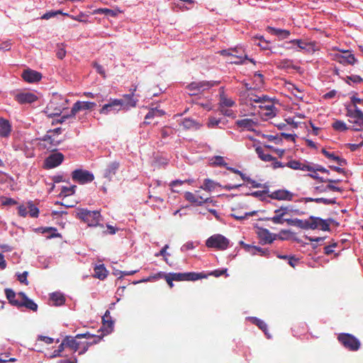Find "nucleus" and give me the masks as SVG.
<instances>
[{"mask_svg": "<svg viewBox=\"0 0 363 363\" xmlns=\"http://www.w3.org/2000/svg\"><path fill=\"white\" fill-rule=\"evenodd\" d=\"M76 217L89 226H97L101 221V213L99 211H89L86 208H78Z\"/></svg>", "mask_w": 363, "mask_h": 363, "instance_id": "nucleus-1", "label": "nucleus"}, {"mask_svg": "<svg viewBox=\"0 0 363 363\" xmlns=\"http://www.w3.org/2000/svg\"><path fill=\"white\" fill-rule=\"evenodd\" d=\"M220 82L216 81H200V82H192L186 86V89L189 90V94L191 96H196L199 94L209 89L210 88L218 85Z\"/></svg>", "mask_w": 363, "mask_h": 363, "instance_id": "nucleus-2", "label": "nucleus"}, {"mask_svg": "<svg viewBox=\"0 0 363 363\" xmlns=\"http://www.w3.org/2000/svg\"><path fill=\"white\" fill-rule=\"evenodd\" d=\"M229 240L220 234H216L206 240V245L209 248L225 250L229 246Z\"/></svg>", "mask_w": 363, "mask_h": 363, "instance_id": "nucleus-3", "label": "nucleus"}, {"mask_svg": "<svg viewBox=\"0 0 363 363\" xmlns=\"http://www.w3.org/2000/svg\"><path fill=\"white\" fill-rule=\"evenodd\" d=\"M337 340L346 349L350 351H357L360 347L359 340L351 334L340 333Z\"/></svg>", "mask_w": 363, "mask_h": 363, "instance_id": "nucleus-4", "label": "nucleus"}, {"mask_svg": "<svg viewBox=\"0 0 363 363\" xmlns=\"http://www.w3.org/2000/svg\"><path fill=\"white\" fill-rule=\"evenodd\" d=\"M72 179L73 181L77 182L79 184H84L91 182L94 179V176L87 170L78 169L72 172Z\"/></svg>", "mask_w": 363, "mask_h": 363, "instance_id": "nucleus-5", "label": "nucleus"}, {"mask_svg": "<svg viewBox=\"0 0 363 363\" xmlns=\"http://www.w3.org/2000/svg\"><path fill=\"white\" fill-rule=\"evenodd\" d=\"M242 185V184H233V185L227 184L225 186H221L220 184L214 182L212 179H205L203 180V185L200 188L203 189L204 191H208V192H211L213 190H215V189L217 186L222 187V189H223L225 190L230 191L232 189H238L240 186H241Z\"/></svg>", "mask_w": 363, "mask_h": 363, "instance_id": "nucleus-6", "label": "nucleus"}, {"mask_svg": "<svg viewBox=\"0 0 363 363\" xmlns=\"http://www.w3.org/2000/svg\"><path fill=\"white\" fill-rule=\"evenodd\" d=\"M174 281H196L206 278V275L203 273L186 272V273H169Z\"/></svg>", "mask_w": 363, "mask_h": 363, "instance_id": "nucleus-7", "label": "nucleus"}, {"mask_svg": "<svg viewBox=\"0 0 363 363\" xmlns=\"http://www.w3.org/2000/svg\"><path fill=\"white\" fill-rule=\"evenodd\" d=\"M124 104V99H111L108 104L102 106L99 112L101 114L107 115L111 111H118L123 109Z\"/></svg>", "mask_w": 363, "mask_h": 363, "instance_id": "nucleus-8", "label": "nucleus"}, {"mask_svg": "<svg viewBox=\"0 0 363 363\" xmlns=\"http://www.w3.org/2000/svg\"><path fill=\"white\" fill-rule=\"evenodd\" d=\"M333 60L343 65H352L357 62L354 55L349 50L334 54Z\"/></svg>", "mask_w": 363, "mask_h": 363, "instance_id": "nucleus-9", "label": "nucleus"}, {"mask_svg": "<svg viewBox=\"0 0 363 363\" xmlns=\"http://www.w3.org/2000/svg\"><path fill=\"white\" fill-rule=\"evenodd\" d=\"M64 155L61 152H55L50 155L44 161L45 169H52L62 163Z\"/></svg>", "mask_w": 363, "mask_h": 363, "instance_id": "nucleus-10", "label": "nucleus"}, {"mask_svg": "<svg viewBox=\"0 0 363 363\" xmlns=\"http://www.w3.org/2000/svg\"><path fill=\"white\" fill-rule=\"evenodd\" d=\"M346 111V116L351 118L355 119L354 123L356 125L359 126L363 125V112L358 108V106L353 108L352 106H347Z\"/></svg>", "mask_w": 363, "mask_h": 363, "instance_id": "nucleus-11", "label": "nucleus"}, {"mask_svg": "<svg viewBox=\"0 0 363 363\" xmlns=\"http://www.w3.org/2000/svg\"><path fill=\"white\" fill-rule=\"evenodd\" d=\"M294 194L286 189H278L268 194V197L278 201H291L293 200Z\"/></svg>", "mask_w": 363, "mask_h": 363, "instance_id": "nucleus-12", "label": "nucleus"}, {"mask_svg": "<svg viewBox=\"0 0 363 363\" xmlns=\"http://www.w3.org/2000/svg\"><path fill=\"white\" fill-rule=\"evenodd\" d=\"M309 229L315 230L320 228L323 231L330 230V223L328 220L318 217L311 216L309 218Z\"/></svg>", "mask_w": 363, "mask_h": 363, "instance_id": "nucleus-13", "label": "nucleus"}, {"mask_svg": "<svg viewBox=\"0 0 363 363\" xmlns=\"http://www.w3.org/2000/svg\"><path fill=\"white\" fill-rule=\"evenodd\" d=\"M14 99L21 104H31L38 99V97L33 93L23 91L15 95Z\"/></svg>", "mask_w": 363, "mask_h": 363, "instance_id": "nucleus-14", "label": "nucleus"}, {"mask_svg": "<svg viewBox=\"0 0 363 363\" xmlns=\"http://www.w3.org/2000/svg\"><path fill=\"white\" fill-rule=\"evenodd\" d=\"M257 235L263 245L272 243L277 237V235L271 233L269 230L263 228H259Z\"/></svg>", "mask_w": 363, "mask_h": 363, "instance_id": "nucleus-15", "label": "nucleus"}, {"mask_svg": "<svg viewBox=\"0 0 363 363\" xmlns=\"http://www.w3.org/2000/svg\"><path fill=\"white\" fill-rule=\"evenodd\" d=\"M17 295L21 298V307H25L34 312L37 311L38 308L37 303L30 299L24 292H19Z\"/></svg>", "mask_w": 363, "mask_h": 363, "instance_id": "nucleus-16", "label": "nucleus"}, {"mask_svg": "<svg viewBox=\"0 0 363 363\" xmlns=\"http://www.w3.org/2000/svg\"><path fill=\"white\" fill-rule=\"evenodd\" d=\"M119 167L120 163L117 161H113L108 163L103 171V177L108 181H111L113 176L116 175Z\"/></svg>", "mask_w": 363, "mask_h": 363, "instance_id": "nucleus-17", "label": "nucleus"}, {"mask_svg": "<svg viewBox=\"0 0 363 363\" xmlns=\"http://www.w3.org/2000/svg\"><path fill=\"white\" fill-rule=\"evenodd\" d=\"M21 76L26 82L29 83L38 82L42 79L41 73L30 69L24 70Z\"/></svg>", "mask_w": 363, "mask_h": 363, "instance_id": "nucleus-18", "label": "nucleus"}, {"mask_svg": "<svg viewBox=\"0 0 363 363\" xmlns=\"http://www.w3.org/2000/svg\"><path fill=\"white\" fill-rule=\"evenodd\" d=\"M96 106L94 102L78 101L74 104L72 108V115H75L80 111L93 109Z\"/></svg>", "mask_w": 363, "mask_h": 363, "instance_id": "nucleus-19", "label": "nucleus"}, {"mask_svg": "<svg viewBox=\"0 0 363 363\" xmlns=\"http://www.w3.org/2000/svg\"><path fill=\"white\" fill-rule=\"evenodd\" d=\"M12 130L10 122L3 118H0V137L8 138Z\"/></svg>", "mask_w": 363, "mask_h": 363, "instance_id": "nucleus-20", "label": "nucleus"}, {"mask_svg": "<svg viewBox=\"0 0 363 363\" xmlns=\"http://www.w3.org/2000/svg\"><path fill=\"white\" fill-rule=\"evenodd\" d=\"M286 166L293 169H301L303 171H314V168L311 166L303 164L298 160H291L286 164Z\"/></svg>", "mask_w": 363, "mask_h": 363, "instance_id": "nucleus-21", "label": "nucleus"}, {"mask_svg": "<svg viewBox=\"0 0 363 363\" xmlns=\"http://www.w3.org/2000/svg\"><path fill=\"white\" fill-rule=\"evenodd\" d=\"M321 152L330 160L336 162L340 166H345L347 164L345 159L336 155L334 152H330L323 148Z\"/></svg>", "mask_w": 363, "mask_h": 363, "instance_id": "nucleus-22", "label": "nucleus"}, {"mask_svg": "<svg viewBox=\"0 0 363 363\" xmlns=\"http://www.w3.org/2000/svg\"><path fill=\"white\" fill-rule=\"evenodd\" d=\"M220 108L232 107L235 105V101L232 99H229L225 94L224 88L220 89Z\"/></svg>", "mask_w": 363, "mask_h": 363, "instance_id": "nucleus-23", "label": "nucleus"}, {"mask_svg": "<svg viewBox=\"0 0 363 363\" xmlns=\"http://www.w3.org/2000/svg\"><path fill=\"white\" fill-rule=\"evenodd\" d=\"M267 30L270 34L276 35L281 40L287 38L290 35V32L288 30L275 28L270 26L267 28Z\"/></svg>", "mask_w": 363, "mask_h": 363, "instance_id": "nucleus-24", "label": "nucleus"}, {"mask_svg": "<svg viewBox=\"0 0 363 363\" xmlns=\"http://www.w3.org/2000/svg\"><path fill=\"white\" fill-rule=\"evenodd\" d=\"M136 91V87L134 88L130 94H125L122 99H124V106L123 109L128 108L129 107H135L138 100L133 98L134 92Z\"/></svg>", "mask_w": 363, "mask_h": 363, "instance_id": "nucleus-25", "label": "nucleus"}, {"mask_svg": "<svg viewBox=\"0 0 363 363\" xmlns=\"http://www.w3.org/2000/svg\"><path fill=\"white\" fill-rule=\"evenodd\" d=\"M5 294L9 302L15 306L21 307V298L16 299V297L18 296L12 289H6Z\"/></svg>", "mask_w": 363, "mask_h": 363, "instance_id": "nucleus-26", "label": "nucleus"}, {"mask_svg": "<svg viewBox=\"0 0 363 363\" xmlns=\"http://www.w3.org/2000/svg\"><path fill=\"white\" fill-rule=\"evenodd\" d=\"M235 123L238 127L246 129L247 130H252L254 126H255L257 124L256 122L250 118L238 120Z\"/></svg>", "mask_w": 363, "mask_h": 363, "instance_id": "nucleus-27", "label": "nucleus"}, {"mask_svg": "<svg viewBox=\"0 0 363 363\" xmlns=\"http://www.w3.org/2000/svg\"><path fill=\"white\" fill-rule=\"evenodd\" d=\"M36 230L43 234L49 233L50 234L47 236L48 239L61 237V235L57 233V228L53 227H41L36 229Z\"/></svg>", "mask_w": 363, "mask_h": 363, "instance_id": "nucleus-28", "label": "nucleus"}, {"mask_svg": "<svg viewBox=\"0 0 363 363\" xmlns=\"http://www.w3.org/2000/svg\"><path fill=\"white\" fill-rule=\"evenodd\" d=\"M39 140L48 143L50 145L48 147V149H52V150H55L52 147H57L60 143V140L55 139L52 135L48 133Z\"/></svg>", "mask_w": 363, "mask_h": 363, "instance_id": "nucleus-29", "label": "nucleus"}, {"mask_svg": "<svg viewBox=\"0 0 363 363\" xmlns=\"http://www.w3.org/2000/svg\"><path fill=\"white\" fill-rule=\"evenodd\" d=\"M67 343V347L69 348L74 352L79 349L80 343L78 342L75 337L67 335L65 337Z\"/></svg>", "mask_w": 363, "mask_h": 363, "instance_id": "nucleus-30", "label": "nucleus"}, {"mask_svg": "<svg viewBox=\"0 0 363 363\" xmlns=\"http://www.w3.org/2000/svg\"><path fill=\"white\" fill-rule=\"evenodd\" d=\"M220 52H221V55H230V56L235 57V60H231V62H230L231 63L242 64L245 60H249L251 62L255 63V61L253 60V59H247V57L246 55H245L244 57L238 56V55L233 54L232 52H230L229 51H228L226 50H223Z\"/></svg>", "mask_w": 363, "mask_h": 363, "instance_id": "nucleus-31", "label": "nucleus"}, {"mask_svg": "<svg viewBox=\"0 0 363 363\" xmlns=\"http://www.w3.org/2000/svg\"><path fill=\"white\" fill-rule=\"evenodd\" d=\"M50 299L52 302V305L55 306H62L65 302V296L59 292L52 293L50 295Z\"/></svg>", "mask_w": 363, "mask_h": 363, "instance_id": "nucleus-32", "label": "nucleus"}, {"mask_svg": "<svg viewBox=\"0 0 363 363\" xmlns=\"http://www.w3.org/2000/svg\"><path fill=\"white\" fill-rule=\"evenodd\" d=\"M255 151L259 158L264 162H272L273 160H275L274 157H273L269 153L264 152V149L260 146L257 147Z\"/></svg>", "mask_w": 363, "mask_h": 363, "instance_id": "nucleus-33", "label": "nucleus"}, {"mask_svg": "<svg viewBox=\"0 0 363 363\" xmlns=\"http://www.w3.org/2000/svg\"><path fill=\"white\" fill-rule=\"evenodd\" d=\"M103 325L106 327V330L111 332L113 330V321L110 315V311H106L102 317Z\"/></svg>", "mask_w": 363, "mask_h": 363, "instance_id": "nucleus-34", "label": "nucleus"}, {"mask_svg": "<svg viewBox=\"0 0 363 363\" xmlns=\"http://www.w3.org/2000/svg\"><path fill=\"white\" fill-rule=\"evenodd\" d=\"M245 247L249 252L252 253V255L259 253L260 255L263 256L267 255V252H268L267 249H263L259 247L252 246L250 245H245Z\"/></svg>", "mask_w": 363, "mask_h": 363, "instance_id": "nucleus-35", "label": "nucleus"}, {"mask_svg": "<svg viewBox=\"0 0 363 363\" xmlns=\"http://www.w3.org/2000/svg\"><path fill=\"white\" fill-rule=\"evenodd\" d=\"M182 125L185 129L194 128L198 130L200 128L201 125L191 118H184L182 121Z\"/></svg>", "mask_w": 363, "mask_h": 363, "instance_id": "nucleus-36", "label": "nucleus"}, {"mask_svg": "<svg viewBox=\"0 0 363 363\" xmlns=\"http://www.w3.org/2000/svg\"><path fill=\"white\" fill-rule=\"evenodd\" d=\"M95 277L99 279H104L107 276V271L103 265L97 266L94 269Z\"/></svg>", "mask_w": 363, "mask_h": 363, "instance_id": "nucleus-37", "label": "nucleus"}, {"mask_svg": "<svg viewBox=\"0 0 363 363\" xmlns=\"http://www.w3.org/2000/svg\"><path fill=\"white\" fill-rule=\"evenodd\" d=\"M251 320L267 335V325L263 320L255 317L251 318Z\"/></svg>", "mask_w": 363, "mask_h": 363, "instance_id": "nucleus-38", "label": "nucleus"}, {"mask_svg": "<svg viewBox=\"0 0 363 363\" xmlns=\"http://www.w3.org/2000/svg\"><path fill=\"white\" fill-rule=\"evenodd\" d=\"M28 208L29 211V216L32 218H38L39 216V209L33 203V201L28 202Z\"/></svg>", "mask_w": 363, "mask_h": 363, "instance_id": "nucleus-39", "label": "nucleus"}, {"mask_svg": "<svg viewBox=\"0 0 363 363\" xmlns=\"http://www.w3.org/2000/svg\"><path fill=\"white\" fill-rule=\"evenodd\" d=\"M161 135L162 139H166L167 137L173 135L175 134V130L170 126H164L161 130Z\"/></svg>", "mask_w": 363, "mask_h": 363, "instance_id": "nucleus-40", "label": "nucleus"}, {"mask_svg": "<svg viewBox=\"0 0 363 363\" xmlns=\"http://www.w3.org/2000/svg\"><path fill=\"white\" fill-rule=\"evenodd\" d=\"M211 164L213 166L226 167L227 163L224 157L221 156H215L211 159Z\"/></svg>", "mask_w": 363, "mask_h": 363, "instance_id": "nucleus-41", "label": "nucleus"}, {"mask_svg": "<svg viewBox=\"0 0 363 363\" xmlns=\"http://www.w3.org/2000/svg\"><path fill=\"white\" fill-rule=\"evenodd\" d=\"M197 193H199V191H196L195 193H191L189 191H186L184 194V198L186 201L195 203L198 205V198H197Z\"/></svg>", "mask_w": 363, "mask_h": 363, "instance_id": "nucleus-42", "label": "nucleus"}, {"mask_svg": "<svg viewBox=\"0 0 363 363\" xmlns=\"http://www.w3.org/2000/svg\"><path fill=\"white\" fill-rule=\"evenodd\" d=\"M264 220H271L275 224H283L284 223V213H275L274 216L266 218Z\"/></svg>", "mask_w": 363, "mask_h": 363, "instance_id": "nucleus-43", "label": "nucleus"}, {"mask_svg": "<svg viewBox=\"0 0 363 363\" xmlns=\"http://www.w3.org/2000/svg\"><path fill=\"white\" fill-rule=\"evenodd\" d=\"M309 176L315 179L319 180L320 182H328V183H334V184H339L341 182L340 179H323V177H320L316 173H315L313 174H309Z\"/></svg>", "mask_w": 363, "mask_h": 363, "instance_id": "nucleus-44", "label": "nucleus"}, {"mask_svg": "<svg viewBox=\"0 0 363 363\" xmlns=\"http://www.w3.org/2000/svg\"><path fill=\"white\" fill-rule=\"evenodd\" d=\"M332 126L335 130L338 131H345L349 129L343 121L338 120L335 121Z\"/></svg>", "mask_w": 363, "mask_h": 363, "instance_id": "nucleus-45", "label": "nucleus"}, {"mask_svg": "<svg viewBox=\"0 0 363 363\" xmlns=\"http://www.w3.org/2000/svg\"><path fill=\"white\" fill-rule=\"evenodd\" d=\"M66 55L65 45L62 43L57 45L56 56L58 59L62 60Z\"/></svg>", "mask_w": 363, "mask_h": 363, "instance_id": "nucleus-46", "label": "nucleus"}, {"mask_svg": "<svg viewBox=\"0 0 363 363\" xmlns=\"http://www.w3.org/2000/svg\"><path fill=\"white\" fill-rule=\"evenodd\" d=\"M94 13H104L106 16H116V11H114L111 9H106V8L96 9L94 11Z\"/></svg>", "mask_w": 363, "mask_h": 363, "instance_id": "nucleus-47", "label": "nucleus"}, {"mask_svg": "<svg viewBox=\"0 0 363 363\" xmlns=\"http://www.w3.org/2000/svg\"><path fill=\"white\" fill-rule=\"evenodd\" d=\"M296 227H298L301 229H309V219L308 220H301L296 218Z\"/></svg>", "mask_w": 363, "mask_h": 363, "instance_id": "nucleus-48", "label": "nucleus"}, {"mask_svg": "<svg viewBox=\"0 0 363 363\" xmlns=\"http://www.w3.org/2000/svg\"><path fill=\"white\" fill-rule=\"evenodd\" d=\"M75 188H76L75 185L72 186L70 187L64 186L62 189L61 194L64 195V196H67L72 195L74 193Z\"/></svg>", "mask_w": 363, "mask_h": 363, "instance_id": "nucleus-49", "label": "nucleus"}, {"mask_svg": "<svg viewBox=\"0 0 363 363\" xmlns=\"http://www.w3.org/2000/svg\"><path fill=\"white\" fill-rule=\"evenodd\" d=\"M314 202L318 203H322L325 205L334 204L336 203L335 199H329L325 198H316L314 199Z\"/></svg>", "mask_w": 363, "mask_h": 363, "instance_id": "nucleus-50", "label": "nucleus"}, {"mask_svg": "<svg viewBox=\"0 0 363 363\" xmlns=\"http://www.w3.org/2000/svg\"><path fill=\"white\" fill-rule=\"evenodd\" d=\"M255 214V211L245 213L243 215H240L237 213H232L231 216L235 218L236 220H242L245 218H246L247 216H252Z\"/></svg>", "mask_w": 363, "mask_h": 363, "instance_id": "nucleus-51", "label": "nucleus"}, {"mask_svg": "<svg viewBox=\"0 0 363 363\" xmlns=\"http://www.w3.org/2000/svg\"><path fill=\"white\" fill-rule=\"evenodd\" d=\"M247 100L248 102L261 103L260 96L254 94L252 92L247 94Z\"/></svg>", "mask_w": 363, "mask_h": 363, "instance_id": "nucleus-52", "label": "nucleus"}, {"mask_svg": "<svg viewBox=\"0 0 363 363\" xmlns=\"http://www.w3.org/2000/svg\"><path fill=\"white\" fill-rule=\"evenodd\" d=\"M101 338L102 337L100 335H92L93 340L90 342H86L84 343V345L85 346H87V348L89 349L90 346L99 343L101 341Z\"/></svg>", "mask_w": 363, "mask_h": 363, "instance_id": "nucleus-53", "label": "nucleus"}, {"mask_svg": "<svg viewBox=\"0 0 363 363\" xmlns=\"http://www.w3.org/2000/svg\"><path fill=\"white\" fill-rule=\"evenodd\" d=\"M289 43L296 45L301 50H306L308 45L306 43L303 42L301 40H291Z\"/></svg>", "mask_w": 363, "mask_h": 363, "instance_id": "nucleus-54", "label": "nucleus"}, {"mask_svg": "<svg viewBox=\"0 0 363 363\" xmlns=\"http://www.w3.org/2000/svg\"><path fill=\"white\" fill-rule=\"evenodd\" d=\"M352 81L354 83H361L363 82V79L359 75H350L347 77V82Z\"/></svg>", "mask_w": 363, "mask_h": 363, "instance_id": "nucleus-55", "label": "nucleus"}, {"mask_svg": "<svg viewBox=\"0 0 363 363\" xmlns=\"http://www.w3.org/2000/svg\"><path fill=\"white\" fill-rule=\"evenodd\" d=\"M197 198H198V206H201L202 204L205 203H208L210 201V198L208 196H206L205 195L202 194L200 195L199 193H197Z\"/></svg>", "mask_w": 363, "mask_h": 363, "instance_id": "nucleus-56", "label": "nucleus"}, {"mask_svg": "<svg viewBox=\"0 0 363 363\" xmlns=\"http://www.w3.org/2000/svg\"><path fill=\"white\" fill-rule=\"evenodd\" d=\"M363 104V99H360L357 97L356 96H352L351 97V105L352 107L355 108L357 106V104Z\"/></svg>", "mask_w": 363, "mask_h": 363, "instance_id": "nucleus-57", "label": "nucleus"}, {"mask_svg": "<svg viewBox=\"0 0 363 363\" xmlns=\"http://www.w3.org/2000/svg\"><path fill=\"white\" fill-rule=\"evenodd\" d=\"M28 272H23L22 274H20L18 275V280L23 284H25L26 285L28 284L27 277H28Z\"/></svg>", "mask_w": 363, "mask_h": 363, "instance_id": "nucleus-58", "label": "nucleus"}, {"mask_svg": "<svg viewBox=\"0 0 363 363\" xmlns=\"http://www.w3.org/2000/svg\"><path fill=\"white\" fill-rule=\"evenodd\" d=\"M18 214L21 217H26L28 215L27 208L24 205H20L18 207Z\"/></svg>", "mask_w": 363, "mask_h": 363, "instance_id": "nucleus-59", "label": "nucleus"}, {"mask_svg": "<svg viewBox=\"0 0 363 363\" xmlns=\"http://www.w3.org/2000/svg\"><path fill=\"white\" fill-rule=\"evenodd\" d=\"M94 67H95L96 72L99 74H101L103 77H106L105 70H104V67L101 65H99V64H98L96 62H94Z\"/></svg>", "mask_w": 363, "mask_h": 363, "instance_id": "nucleus-60", "label": "nucleus"}, {"mask_svg": "<svg viewBox=\"0 0 363 363\" xmlns=\"http://www.w3.org/2000/svg\"><path fill=\"white\" fill-rule=\"evenodd\" d=\"M220 122V119H217L214 117H211L208 119V126L209 128H214L215 126L218 125Z\"/></svg>", "mask_w": 363, "mask_h": 363, "instance_id": "nucleus-61", "label": "nucleus"}, {"mask_svg": "<svg viewBox=\"0 0 363 363\" xmlns=\"http://www.w3.org/2000/svg\"><path fill=\"white\" fill-rule=\"evenodd\" d=\"M155 116H156L155 113L154 112L153 109L151 108L145 117V121H144V123L150 124V122L147 120L152 118Z\"/></svg>", "mask_w": 363, "mask_h": 363, "instance_id": "nucleus-62", "label": "nucleus"}, {"mask_svg": "<svg viewBox=\"0 0 363 363\" xmlns=\"http://www.w3.org/2000/svg\"><path fill=\"white\" fill-rule=\"evenodd\" d=\"M38 340L43 341L48 345L52 344L54 342L53 338L43 335L38 336Z\"/></svg>", "mask_w": 363, "mask_h": 363, "instance_id": "nucleus-63", "label": "nucleus"}, {"mask_svg": "<svg viewBox=\"0 0 363 363\" xmlns=\"http://www.w3.org/2000/svg\"><path fill=\"white\" fill-rule=\"evenodd\" d=\"M227 272V269H216L212 272L210 274L213 275L216 277H218L221 275L225 274Z\"/></svg>", "mask_w": 363, "mask_h": 363, "instance_id": "nucleus-64", "label": "nucleus"}]
</instances>
